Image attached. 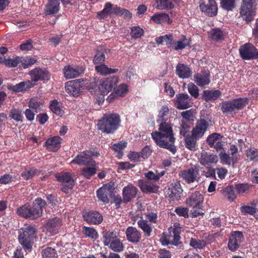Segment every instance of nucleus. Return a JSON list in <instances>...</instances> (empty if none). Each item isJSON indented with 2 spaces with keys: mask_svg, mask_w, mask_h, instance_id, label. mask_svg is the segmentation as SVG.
<instances>
[{
  "mask_svg": "<svg viewBox=\"0 0 258 258\" xmlns=\"http://www.w3.org/2000/svg\"><path fill=\"white\" fill-rule=\"evenodd\" d=\"M158 130L159 131H155L151 134L153 139L160 147L166 149L174 154L176 151L174 146L175 139L171 124L161 122Z\"/></svg>",
  "mask_w": 258,
  "mask_h": 258,
  "instance_id": "nucleus-1",
  "label": "nucleus"
},
{
  "mask_svg": "<svg viewBox=\"0 0 258 258\" xmlns=\"http://www.w3.org/2000/svg\"><path fill=\"white\" fill-rule=\"evenodd\" d=\"M120 119L117 114H105L98 121L97 125L99 130L107 134H112L119 126Z\"/></svg>",
  "mask_w": 258,
  "mask_h": 258,
  "instance_id": "nucleus-2",
  "label": "nucleus"
},
{
  "mask_svg": "<svg viewBox=\"0 0 258 258\" xmlns=\"http://www.w3.org/2000/svg\"><path fill=\"white\" fill-rule=\"evenodd\" d=\"M247 104V98H239L222 102L221 104V109L225 115H228L241 109Z\"/></svg>",
  "mask_w": 258,
  "mask_h": 258,
  "instance_id": "nucleus-3",
  "label": "nucleus"
},
{
  "mask_svg": "<svg viewBox=\"0 0 258 258\" xmlns=\"http://www.w3.org/2000/svg\"><path fill=\"white\" fill-rule=\"evenodd\" d=\"M203 200V196L199 191H195L192 193L186 200V205L192 207L191 214L193 217L204 215V213L202 211Z\"/></svg>",
  "mask_w": 258,
  "mask_h": 258,
  "instance_id": "nucleus-4",
  "label": "nucleus"
},
{
  "mask_svg": "<svg viewBox=\"0 0 258 258\" xmlns=\"http://www.w3.org/2000/svg\"><path fill=\"white\" fill-rule=\"evenodd\" d=\"M19 236V241L24 248L31 250L32 247V240L35 237L36 229L33 226H27L22 229Z\"/></svg>",
  "mask_w": 258,
  "mask_h": 258,
  "instance_id": "nucleus-5",
  "label": "nucleus"
},
{
  "mask_svg": "<svg viewBox=\"0 0 258 258\" xmlns=\"http://www.w3.org/2000/svg\"><path fill=\"white\" fill-rule=\"evenodd\" d=\"M99 155V154L97 152L91 150L85 151L78 155L75 159L72 161V163L79 165L95 166L96 163L95 161L93 160V157H97Z\"/></svg>",
  "mask_w": 258,
  "mask_h": 258,
  "instance_id": "nucleus-6",
  "label": "nucleus"
},
{
  "mask_svg": "<svg viewBox=\"0 0 258 258\" xmlns=\"http://www.w3.org/2000/svg\"><path fill=\"white\" fill-rule=\"evenodd\" d=\"M240 15L242 19L250 22L254 15L253 3L251 0H242L240 9Z\"/></svg>",
  "mask_w": 258,
  "mask_h": 258,
  "instance_id": "nucleus-7",
  "label": "nucleus"
},
{
  "mask_svg": "<svg viewBox=\"0 0 258 258\" xmlns=\"http://www.w3.org/2000/svg\"><path fill=\"white\" fill-rule=\"evenodd\" d=\"M55 177L58 181L62 183V190L68 193L69 189H72L75 184L74 180L70 172H63L57 174Z\"/></svg>",
  "mask_w": 258,
  "mask_h": 258,
  "instance_id": "nucleus-8",
  "label": "nucleus"
},
{
  "mask_svg": "<svg viewBox=\"0 0 258 258\" xmlns=\"http://www.w3.org/2000/svg\"><path fill=\"white\" fill-rule=\"evenodd\" d=\"M239 50L243 59H253L258 57V50L250 43H246L240 46Z\"/></svg>",
  "mask_w": 258,
  "mask_h": 258,
  "instance_id": "nucleus-9",
  "label": "nucleus"
},
{
  "mask_svg": "<svg viewBox=\"0 0 258 258\" xmlns=\"http://www.w3.org/2000/svg\"><path fill=\"white\" fill-rule=\"evenodd\" d=\"M199 172V166L195 165L187 170H181L179 173V176L187 183H191L198 180Z\"/></svg>",
  "mask_w": 258,
  "mask_h": 258,
  "instance_id": "nucleus-10",
  "label": "nucleus"
},
{
  "mask_svg": "<svg viewBox=\"0 0 258 258\" xmlns=\"http://www.w3.org/2000/svg\"><path fill=\"white\" fill-rule=\"evenodd\" d=\"M46 205V202L41 199H37L33 203L32 207H29L28 219H35L42 214L43 208Z\"/></svg>",
  "mask_w": 258,
  "mask_h": 258,
  "instance_id": "nucleus-11",
  "label": "nucleus"
},
{
  "mask_svg": "<svg viewBox=\"0 0 258 258\" xmlns=\"http://www.w3.org/2000/svg\"><path fill=\"white\" fill-rule=\"evenodd\" d=\"M244 236L242 232L234 231L232 232L229 238L228 247L232 251H236L243 241Z\"/></svg>",
  "mask_w": 258,
  "mask_h": 258,
  "instance_id": "nucleus-12",
  "label": "nucleus"
},
{
  "mask_svg": "<svg viewBox=\"0 0 258 258\" xmlns=\"http://www.w3.org/2000/svg\"><path fill=\"white\" fill-rule=\"evenodd\" d=\"M117 82V79L115 77L105 79L98 87L99 92L104 95H107L112 89L115 88Z\"/></svg>",
  "mask_w": 258,
  "mask_h": 258,
  "instance_id": "nucleus-13",
  "label": "nucleus"
},
{
  "mask_svg": "<svg viewBox=\"0 0 258 258\" xmlns=\"http://www.w3.org/2000/svg\"><path fill=\"white\" fill-rule=\"evenodd\" d=\"M32 82H37L39 81L48 80L50 77L49 73L45 69L40 68H35L29 72Z\"/></svg>",
  "mask_w": 258,
  "mask_h": 258,
  "instance_id": "nucleus-14",
  "label": "nucleus"
},
{
  "mask_svg": "<svg viewBox=\"0 0 258 258\" xmlns=\"http://www.w3.org/2000/svg\"><path fill=\"white\" fill-rule=\"evenodd\" d=\"M180 231L177 228L170 227L168 229V233L162 240L164 245L171 244L177 245L180 239Z\"/></svg>",
  "mask_w": 258,
  "mask_h": 258,
  "instance_id": "nucleus-15",
  "label": "nucleus"
},
{
  "mask_svg": "<svg viewBox=\"0 0 258 258\" xmlns=\"http://www.w3.org/2000/svg\"><path fill=\"white\" fill-rule=\"evenodd\" d=\"M114 189L113 184H106L97 190V197L104 203H108L109 200L108 197L112 195Z\"/></svg>",
  "mask_w": 258,
  "mask_h": 258,
  "instance_id": "nucleus-16",
  "label": "nucleus"
},
{
  "mask_svg": "<svg viewBox=\"0 0 258 258\" xmlns=\"http://www.w3.org/2000/svg\"><path fill=\"white\" fill-rule=\"evenodd\" d=\"M84 220L90 224H99L103 220L102 216L97 211H86L83 212Z\"/></svg>",
  "mask_w": 258,
  "mask_h": 258,
  "instance_id": "nucleus-17",
  "label": "nucleus"
},
{
  "mask_svg": "<svg viewBox=\"0 0 258 258\" xmlns=\"http://www.w3.org/2000/svg\"><path fill=\"white\" fill-rule=\"evenodd\" d=\"M182 192L180 183L178 182L171 183L168 187L166 194L173 201L178 200Z\"/></svg>",
  "mask_w": 258,
  "mask_h": 258,
  "instance_id": "nucleus-18",
  "label": "nucleus"
},
{
  "mask_svg": "<svg viewBox=\"0 0 258 258\" xmlns=\"http://www.w3.org/2000/svg\"><path fill=\"white\" fill-rule=\"evenodd\" d=\"M61 226V220L58 218H54L48 220L44 225V228L50 234H55L58 233Z\"/></svg>",
  "mask_w": 258,
  "mask_h": 258,
  "instance_id": "nucleus-19",
  "label": "nucleus"
},
{
  "mask_svg": "<svg viewBox=\"0 0 258 258\" xmlns=\"http://www.w3.org/2000/svg\"><path fill=\"white\" fill-rule=\"evenodd\" d=\"M200 8L202 11L204 12L208 16L213 17L217 14V5L214 0H209V3L207 5L201 4Z\"/></svg>",
  "mask_w": 258,
  "mask_h": 258,
  "instance_id": "nucleus-20",
  "label": "nucleus"
},
{
  "mask_svg": "<svg viewBox=\"0 0 258 258\" xmlns=\"http://www.w3.org/2000/svg\"><path fill=\"white\" fill-rule=\"evenodd\" d=\"M137 192V188L132 184H128L125 186L122 189V201L123 203L129 202L136 196Z\"/></svg>",
  "mask_w": 258,
  "mask_h": 258,
  "instance_id": "nucleus-21",
  "label": "nucleus"
},
{
  "mask_svg": "<svg viewBox=\"0 0 258 258\" xmlns=\"http://www.w3.org/2000/svg\"><path fill=\"white\" fill-rule=\"evenodd\" d=\"M208 126L209 124L205 119H201L197 121L196 127L191 132L195 136L201 138L204 135Z\"/></svg>",
  "mask_w": 258,
  "mask_h": 258,
  "instance_id": "nucleus-22",
  "label": "nucleus"
},
{
  "mask_svg": "<svg viewBox=\"0 0 258 258\" xmlns=\"http://www.w3.org/2000/svg\"><path fill=\"white\" fill-rule=\"evenodd\" d=\"M194 78L195 82L201 87H204L210 82V73L208 71H204L201 73L196 74Z\"/></svg>",
  "mask_w": 258,
  "mask_h": 258,
  "instance_id": "nucleus-23",
  "label": "nucleus"
},
{
  "mask_svg": "<svg viewBox=\"0 0 258 258\" xmlns=\"http://www.w3.org/2000/svg\"><path fill=\"white\" fill-rule=\"evenodd\" d=\"M177 107L179 109H184L190 107L191 99L187 94H179L176 96Z\"/></svg>",
  "mask_w": 258,
  "mask_h": 258,
  "instance_id": "nucleus-24",
  "label": "nucleus"
},
{
  "mask_svg": "<svg viewBox=\"0 0 258 258\" xmlns=\"http://www.w3.org/2000/svg\"><path fill=\"white\" fill-rule=\"evenodd\" d=\"M117 7H113V5L110 3H107L103 10L98 13L97 18L99 19L106 18L108 16L117 15Z\"/></svg>",
  "mask_w": 258,
  "mask_h": 258,
  "instance_id": "nucleus-25",
  "label": "nucleus"
},
{
  "mask_svg": "<svg viewBox=\"0 0 258 258\" xmlns=\"http://www.w3.org/2000/svg\"><path fill=\"white\" fill-rule=\"evenodd\" d=\"M218 161L217 156L210 153L203 151L201 153L200 163L202 165H209L212 164H216Z\"/></svg>",
  "mask_w": 258,
  "mask_h": 258,
  "instance_id": "nucleus-26",
  "label": "nucleus"
},
{
  "mask_svg": "<svg viewBox=\"0 0 258 258\" xmlns=\"http://www.w3.org/2000/svg\"><path fill=\"white\" fill-rule=\"evenodd\" d=\"M83 71L84 70L81 67H73L70 66L65 67L63 69L64 75L67 79H72L77 77L83 73Z\"/></svg>",
  "mask_w": 258,
  "mask_h": 258,
  "instance_id": "nucleus-27",
  "label": "nucleus"
},
{
  "mask_svg": "<svg viewBox=\"0 0 258 258\" xmlns=\"http://www.w3.org/2000/svg\"><path fill=\"white\" fill-rule=\"evenodd\" d=\"M125 234L127 239L134 243H138L141 238L140 232L135 227L132 226L126 229Z\"/></svg>",
  "mask_w": 258,
  "mask_h": 258,
  "instance_id": "nucleus-28",
  "label": "nucleus"
},
{
  "mask_svg": "<svg viewBox=\"0 0 258 258\" xmlns=\"http://www.w3.org/2000/svg\"><path fill=\"white\" fill-rule=\"evenodd\" d=\"M139 185L143 192L156 193L158 191L159 186L151 181L140 180Z\"/></svg>",
  "mask_w": 258,
  "mask_h": 258,
  "instance_id": "nucleus-29",
  "label": "nucleus"
},
{
  "mask_svg": "<svg viewBox=\"0 0 258 258\" xmlns=\"http://www.w3.org/2000/svg\"><path fill=\"white\" fill-rule=\"evenodd\" d=\"M176 74L182 79L189 78L192 74V72L187 66L182 63H179L176 68Z\"/></svg>",
  "mask_w": 258,
  "mask_h": 258,
  "instance_id": "nucleus-30",
  "label": "nucleus"
},
{
  "mask_svg": "<svg viewBox=\"0 0 258 258\" xmlns=\"http://www.w3.org/2000/svg\"><path fill=\"white\" fill-rule=\"evenodd\" d=\"M60 138L58 136L48 139L45 142L47 149L50 151H57L60 146Z\"/></svg>",
  "mask_w": 258,
  "mask_h": 258,
  "instance_id": "nucleus-31",
  "label": "nucleus"
},
{
  "mask_svg": "<svg viewBox=\"0 0 258 258\" xmlns=\"http://www.w3.org/2000/svg\"><path fill=\"white\" fill-rule=\"evenodd\" d=\"M35 85L30 80L22 82L17 84L12 87V89L14 91L16 92H22L29 89Z\"/></svg>",
  "mask_w": 258,
  "mask_h": 258,
  "instance_id": "nucleus-32",
  "label": "nucleus"
},
{
  "mask_svg": "<svg viewBox=\"0 0 258 258\" xmlns=\"http://www.w3.org/2000/svg\"><path fill=\"white\" fill-rule=\"evenodd\" d=\"M138 225L142 230L144 235L146 237H150L153 231V228L149 222L143 219L138 221Z\"/></svg>",
  "mask_w": 258,
  "mask_h": 258,
  "instance_id": "nucleus-33",
  "label": "nucleus"
},
{
  "mask_svg": "<svg viewBox=\"0 0 258 258\" xmlns=\"http://www.w3.org/2000/svg\"><path fill=\"white\" fill-rule=\"evenodd\" d=\"M221 93L219 90H205L202 94V98L207 102L215 100L220 97Z\"/></svg>",
  "mask_w": 258,
  "mask_h": 258,
  "instance_id": "nucleus-34",
  "label": "nucleus"
},
{
  "mask_svg": "<svg viewBox=\"0 0 258 258\" xmlns=\"http://www.w3.org/2000/svg\"><path fill=\"white\" fill-rule=\"evenodd\" d=\"M59 10V0H49L46 6V14L51 15L57 13Z\"/></svg>",
  "mask_w": 258,
  "mask_h": 258,
  "instance_id": "nucleus-35",
  "label": "nucleus"
},
{
  "mask_svg": "<svg viewBox=\"0 0 258 258\" xmlns=\"http://www.w3.org/2000/svg\"><path fill=\"white\" fill-rule=\"evenodd\" d=\"M151 20L156 24H163L166 22L170 24L171 22L170 20L168 14L165 13L156 14L151 17Z\"/></svg>",
  "mask_w": 258,
  "mask_h": 258,
  "instance_id": "nucleus-36",
  "label": "nucleus"
},
{
  "mask_svg": "<svg viewBox=\"0 0 258 258\" xmlns=\"http://www.w3.org/2000/svg\"><path fill=\"white\" fill-rule=\"evenodd\" d=\"M30 109H33L36 113L41 110L43 106V102L36 98H32L28 103Z\"/></svg>",
  "mask_w": 258,
  "mask_h": 258,
  "instance_id": "nucleus-37",
  "label": "nucleus"
},
{
  "mask_svg": "<svg viewBox=\"0 0 258 258\" xmlns=\"http://www.w3.org/2000/svg\"><path fill=\"white\" fill-rule=\"evenodd\" d=\"M95 69L98 73L102 75L115 74L118 71L117 69L109 68L104 64L96 66Z\"/></svg>",
  "mask_w": 258,
  "mask_h": 258,
  "instance_id": "nucleus-38",
  "label": "nucleus"
},
{
  "mask_svg": "<svg viewBox=\"0 0 258 258\" xmlns=\"http://www.w3.org/2000/svg\"><path fill=\"white\" fill-rule=\"evenodd\" d=\"M199 138L195 136L192 133L190 136H187L185 138V146L186 148L190 150H195L197 144V139Z\"/></svg>",
  "mask_w": 258,
  "mask_h": 258,
  "instance_id": "nucleus-39",
  "label": "nucleus"
},
{
  "mask_svg": "<svg viewBox=\"0 0 258 258\" xmlns=\"http://www.w3.org/2000/svg\"><path fill=\"white\" fill-rule=\"evenodd\" d=\"M221 192L225 198L229 201H233L236 198L234 188L231 186H228L221 189Z\"/></svg>",
  "mask_w": 258,
  "mask_h": 258,
  "instance_id": "nucleus-40",
  "label": "nucleus"
},
{
  "mask_svg": "<svg viewBox=\"0 0 258 258\" xmlns=\"http://www.w3.org/2000/svg\"><path fill=\"white\" fill-rule=\"evenodd\" d=\"M108 246L110 248L115 252H120L123 250V245L118 238L112 240V241L109 243Z\"/></svg>",
  "mask_w": 258,
  "mask_h": 258,
  "instance_id": "nucleus-41",
  "label": "nucleus"
},
{
  "mask_svg": "<svg viewBox=\"0 0 258 258\" xmlns=\"http://www.w3.org/2000/svg\"><path fill=\"white\" fill-rule=\"evenodd\" d=\"M207 243L204 240L191 238L190 240L189 245L194 248L198 249H203L205 247Z\"/></svg>",
  "mask_w": 258,
  "mask_h": 258,
  "instance_id": "nucleus-42",
  "label": "nucleus"
},
{
  "mask_svg": "<svg viewBox=\"0 0 258 258\" xmlns=\"http://www.w3.org/2000/svg\"><path fill=\"white\" fill-rule=\"evenodd\" d=\"M9 117L16 121H23L22 110L20 109L13 108L10 111Z\"/></svg>",
  "mask_w": 258,
  "mask_h": 258,
  "instance_id": "nucleus-43",
  "label": "nucleus"
},
{
  "mask_svg": "<svg viewBox=\"0 0 258 258\" xmlns=\"http://www.w3.org/2000/svg\"><path fill=\"white\" fill-rule=\"evenodd\" d=\"M50 109L54 113L57 115L62 116L63 113V111L59 102L55 100L51 101L50 105Z\"/></svg>",
  "mask_w": 258,
  "mask_h": 258,
  "instance_id": "nucleus-44",
  "label": "nucleus"
},
{
  "mask_svg": "<svg viewBox=\"0 0 258 258\" xmlns=\"http://www.w3.org/2000/svg\"><path fill=\"white\" fill-rule=\"evenodd\" d=\"M156 8L159 10L171 9L173 7L172 4L169 0H156Z\"/></svg>",
  "mask_w": 258,
  "mask_h": 258,
  "instance_id": "nucleus-45",
  "label": "nucleus"
},
{
  "mask_svg": "<svg viewBox=\"0 0 258 258\" xmlns=\"http://www.w3.org/2000/svg\"><path fill=\"white\" fill-rule=\"evenodd\" d=\"M235 0H220L221 7L227 11H232L235 6Z\"/></svg>",
  "mask_w": 258,
  "mask_h": 258,
  "instance_id": "nucleus-46",
  "label": "nucleus"
},
{
  "mask_svg": "<svg viewBox=\"0 0 258 258\" xmlns=\"http://www.w3.org/2000/svg\"><path fill=\"white\" fill-rule=\"evenodd\" d=\"M117 233L113 231H108L106 232L104 235V243L105 245L108 246L112 240L117 239Z\"/></svg>",
  "mask_w": 258,
  "mask_h": 258,
  "instance_id": "nucleus-47",
  "label": "nucleus"
},
{
  "mask_svg": "<svg viewBox=\"0 0 258 258\" xmlns=\"http://www.w3.org/2000/svg\"><path fill=\"white\" fill-rule=\"evenodd\" d=\"M22 57H16L14 58H8L7 60L5 61V65L8 67L14 68L18 66V65L22 63Z\"/></svg>",
  "mask_w": 258,
  "mask_h": 258,
  "instance_id": "nucleus-48",
  "label": "nucleus"
},
{
  "mask_svg": "<svg viewBox=\"0 0 258 258\" xmlns=\"http://www.w3.org/2000/svg\"><path fill=\"white\" fill-rule=\"evenodd\" d=\"M43 258H56L57 253L54 249L51 247H47L42 251Z\"/></svg>",
  "mask_w": 258,
  "mask_h": 258,
  "instance_id": "nucleus-49",
  "label": "nucleus"
},
{
  "mask_svg": "<svg viewBox=\"0 0 258 258\" xmlns=\"http://www.w3.org/2000/svg\"><path fill=\"white\" fill-rule=\"evenodd\" d=\"M67 92L74 96H78L80 92V88L74 84H71L66 87Z\"/></svg>",
  "mask_w": 258,
  "mask_h": 258,
  "instance_id": "nucleus-50",
  "label": "nucleus"
},
{
  "mask_svg": "<svg viewBox=\"0 0 258 258\" xmlns=\"http://www.w3.org/2000/svg\"><path fill=\"white\" fill-rule=\"evenodd\" d=\"M187 90L189 93L195 98H197L199 96V88L192 83H190L187 85Z\"/></svg>",
  "mask_w": 258,
  "mask_h": 258,
  "instance_id": "nucleus-51",
  "label": "nucleus"
},
{
  "mask_svg": "<svg viewBox=\"0 0 258 258\" xmlns=\"http://www.w3.org/2000/svg\"><path fill=\"white\" fill-rule=\"evenodd\" d=\"M209 36L212 40H219L223 37V33L220 29H213L209 32Z\"/></svg>",
  "mask_w": 258,
  "mask_h": 258,
  "instance_id": "nucleus-52",
  "label": "nucleus"
},
{
  "mask_svg": "<svg viewBox=\"0 0 258 258\" xmlns=\"http://www.w3.org/2000/svg\"><path fill=\"white\" fill-rule=\"evenodd\" d=\"M220 158L223 164L230 165L233 162V158L229 156L223 150L219 153Z\"/></svg>",
  "mask_w": 258,
  "mask_h": 258,
  "instance_id": "nucleus-53",
  "label": "nucleus"
},
{
  "mask_svg": "<svg viewBox=\"0 0 258 258\" xmlns=\"http://www.w3.org/2000/svg\"><path fill=\"white\" fill-rule=\"evenodd\" d=\"M97 169L95 166L92 167H85L82 169V175L87 178H89L92 175L96 173Z\"/></svg>",
  "mask_w": 258,
  "mask_h": 258,
  "instance_id": "nucleus-54",
  "label": "nucleus"
},
{
  "mask_svg": "<svg viewBox=\"0 0 258 258\" xmlns=\"http://www.w3.org/2000/svg\"><path fill=\"white\" fill-rule=\"evenodd\" d=\"M29 207L30 206L27 205L22 206L17 209V214L22 217L28 219Z\"/></svg>",
  "mask_w": 258,
  "mask_h": 258,
  "instance_id": "nucleus-55",
  "label": "nucleus"
},
{
  "mask_svg": "<svg viewBox=\"0 0 258 258\" xmlns=\"http://www.w3.org/2000/svg\"><path fill=\"white\" fill-rule=\"evenodd\" d=\"M169 112V108L166 106H163L162 107L161 110H160L159 112V114L158 115V118L157 119V121L159 122H165L164 121V116H166Z\"/></svg>",
  "mask_w": 258,
  "mask_h": 258,
  "instance_id": "nucleus-56",
  "label": "nucleus"
},
{
  "mask_svg": "<svg viewBox=\"0 0 258 258\" xmlns=\"http://www.w3.org/2000/svg\"><path fill=\"white\" fill-rule=\"evenodd\" d=\"M189 44V40L184 36L182 40H179L176 42V45L174 46V49L176 50L182 49Z\"/></svg>",
  "mask_w": 258,
  "mask_h": 258,
  "instance_id": "nucleus-57",
  "label": "nucleus"
},
{
  "mask_svg": "<svg viewBox=\"0 0 258 258\" xmlns=\"http://www.w3.org/2000/svg\"><path fill=\"white\" fill-rule=\"evenodd\" d=\"M83 231L87 236L93 238H96L97 237V232L93 228L84 227Z\"/></svg>",
  "mask_w": 258,
  "mask_h": 258,
  "instance_id": "nucleus-58",
  "label": "nucleus"
},
{
  "mask_svg": "<svg viewBox=\"0 0 258 258\" xmlns=\"http://www.w3.org/2000/svg\"><path fill=\"white\" fill-rule=\"evenodd\" d=\"M247 157L250 160H258V150L250 149L246 151Z\"/></svg>",
  "mask_w": 258,
  "mask_h": 258,
  "instance_id": "nucleus-59",
  "label": "nucleus"
},
{
  "mask_svg": "<svg viewBox=\"0 0 258 258\" xmlns=\"http://www.w3.org/2000/svg\"><path fill=\"white\" fill-rule=\"evenodd\" d=\"M220 136L219 134H212L208 137L207 141L210 146L213 147L219 141L218 139Z\"/></svg>",
  "mask_w": 258,
  "mask_h": 258,
  "instance_id": "nucleus-60",
  "label": "nucleus"
},
{
  "mask_svg": "<svg viewBox=\"0 0 258 258\" xmlns=\"http://www.w3.org/2000/svg\"><path fill=\"white\" fill-rule=\"evenodd\" d=\"M37 170L31 169L29 170H26L21 173L22 177L25 180L32 178L36 173Z\"/></svg>",
  "mask_w": 258,
  "mask_h": 258,
  "instance_id": "nucleus-61",
  "label": "nucleus"
},
{
  "mask_svg": "<svg viewBox=\"0 0 258 258\" xmlns=\"http://www.w3.org/2000/svg\"><path fill=\"white\" fill-rule=\"evenodd\" d=\"M143 30L139 27H134L132 29L131 35L134 38H139L143 34Z\"/></svg>",
  "mask_w": 258,
  "mask_h": 258,
  "instance_id": "nucleus-62",
  "label": "nucleus"
},
{
  "mask_svg": "<svg viewBox=\"0 0 258 258\" xmlns=\"http://www.w3.org/2000/svg\"><path fill=\"white\" fill-rule=\"evenodd\" d=\"M105 58V54L103 52L98 51L93 59V62L95 64L103 62Z\"/></svg>",
  "mask_w": 258,
  "mask_h": 258,
  "instance_id": "nucleus-63",
  "label": "nucleus"
},
{
  "mask_svg": "<svg viewBox=\"0 0 258 258\" xmlns=\"http://www.w3.org/2000/svg\"><path fill=\"white\" fill-rule=\"evenodd\" d=\"M115 91L119 96H123L128 92L127 86L125 84H121L118 86Z\"/></svg>",
  "mask_w": 258,
  "mask_h": 258,
  "instance_id": "nucleus-64",
  "label": "nucleus"
}]
</instances>
